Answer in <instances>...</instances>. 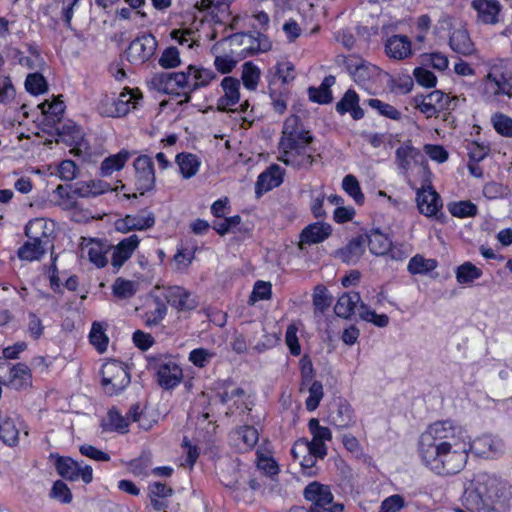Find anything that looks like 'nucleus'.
I'll use <instances>...</instances> for the list:
<instances>
[{
  "mask_svg": "<svg viewBox=\"0 0 512 512\" xmlns=\"http://www.w3.org/2000/svg\"><path fill=\"white\" fill-rule=\"evenodd\" d=\"M332 234V227L325 222H315L307 225L300 233L298 248L304 250L306 245L318 244Z\"/></svg>",
  "mask_w": 512,
  "mask_h": 512,
  "instance_id": "6ab92c4d",
  "label": "nucleus"
},
{
  "mask_svg": "<svg viewBox=\"0 0 512 512\" xmlns=\"http://www.w3.org/2000/svg\"><path fill=\"white\" fill-rule=\"evenodd\" d=\"M189 72H161L155 74L151 79L153 88L159 92L169 95H180L179 90L183 91L184 99L179 104L188 103L191 95L188 92Z\"/></svg>",
  "mask_w": 512,
  "mask_h": 512,
  "instance_id": "20e7f679",
  "label": "nucleus"
},
{
  "mask_svg": "<svg viewBox=\"0 0 512 512\" xmlns=\"http://www.w3.org/2000/svg\"><path fill=\"white\" fill-rule=\"evenodd\" d=\"M485 91L494 96L512 97V81L501 65H493L485 78Z\"/></svg>",
  "mask_w": 512,
  "mask_h": 512,
  "instance_id": "9b49d317",
  "label": "nucleus"
},
{
  "mask_svg": "<svg viewBox=\"0 0 512 512\" xmlns=\"http://www.w3.org/2000/svg\"><path fill=\"white\" fill-rule=\"evenodd\" d=\"M221 87L224 91V95L221 96L217 101V108L223 112H235L230 107L237 104L240 100V82L234 77H224L221 81Z\"/></svg>",
  "mask_w": 512,
  "mask_h": 512,
  "instance_id": "4be33fe9",
  "label": "nucleus"
},
{
  "mask_svg": "<svg viewBox=\"0 0 512 512\" xmlns=\"http://www.w3.org/2000/svg\"><path fill=\"white\" fill-rule=\"evenodd\" d=\"M213 356L214 353L205 348H196L189 353V361L198 368H204L210 363Z\"/></svg>",
  "mask_w": 512,
  "mask_h": 512,
  "instance_id": "338daca9",
  "label": "nucleus"
},
{
  "mask_svg": "<svg viewBox=\"0 0 512 512\" xmlns=\"http://www.w3.org/2000/svg\"><path fill=\"white\" fill-rule=\"evenodd\" d=\"M471 7L477 12V21L494 25L499 22L501 4L498 0H473Z\"/></svg>",
  "mask_w": 512,
  "mask_h": 512,
  "instance_id": "a878e982",
  "label": "nucleus"
},
{
  "mask_svg": "<svg viewBox=\"0 0 512 512\" xmlns=\"http://www.w3.org/2000/svg\"><path fill=\"white\" fill-rule=\"evenodd\" d=\"M166 314V304L160 297L154 296L151 308L145 313V325L150 327L158 325Z\"/></svg>",
  "mask_w": 512,
  "mask_h": 512,
  "instance_id": "79ce46f5",
  "label": "nucleus"
},
{
  "mask_svg": "<svg viewBox=\"0 0 512 512\" xmlns=\"http://www.w3.org/2000/svg\"><path fill=\"white\" fill-rule=\"evenodd\" d=\"M512 499L511 485L488 473H480L465 489L463 506L470 512H506Z\"/></svg>",
  "mask_w": 512,
  "mask_h": 512,
  "instance_id": "f257e3e1",
  "label": "nucleus"
},
{
  "mask_svg": "<svg viewBox=\"0 0 512 512\" xmlns=\"http://www.w3.org/2000/svg\"><path fill=\"white\" fill-rule=\"evenodd\" d=\"M155 215L151 211L143 210L138 214L126 215L115 222V228L121 233L130 231H146L155 225Z\"/></svg>",
  "mask_w": 512,
  "mask_h": 512,
  "instance_id": "dca6fc26",
  "label": "nucleus"
},
{
  "mask_svg": "<svg viewBox=\"0 0 512 512\" xmlns=\"http://www.w3.org/2000/svg\"><path fill=\"white\" fill-rule=\"evenodd\" d=\"M420 155L418 149L410 144H405L397 148L395 152L396 162L401 170L407 172L410 167V162Z\"/></svg>",
  "mask_w": 512,
  "mask_h": 512,
  "instance_id": "8fccbe9b",
  "label": "nucleus"
},
{
  "mask_svg": "<svg viewBox=\"0 0 512 512\" xmlns=\"http://www.w3.org/2000/svg\"><path fill=\"white\" fill-rule=\"evenodd\" d=\"M314 140L297 115L289 116L282 128L278 143V160L297 169H309L314 161L315 150L311 147Z\"/></svg>",
  "mask_w": 512,
  "mask_h": 512,
  "instance_id": "f03ea898",
  "label": "nucleus"
},
{
  "mask_svg": "<svg viewBox=\"0 0 512 512\" xmlns=\"http://www.w3.org/2000/svg\"><path fill=\"white\" fill-rule=\"evenodd\" d=\"M329 422L337 428H348L354 424L351 405L342 399L334 401L329 409Z\"/></svg>",
  "mask_w": 512,
  "mask_h": 512,
  "instance_id": "393cba45",
  "label": "nucleus"
},
{
  "mask_svg": "<svg viewBox=\"0 0 512 512\" xmlns=\"http://www.w3.org/2000/svg\"><path fill=\"white\" fill-rule=\"evenodd\" d=\"M236 446L240 451L252 450L259 440L258 430L251 425L240 426L233 432Z\"/></svg>",
  "mask_w": 512,
  "mask_h": 512,
  "instance_id": "473e14b6",
  "label": "nucleus"
},
{
  "mask_svg": "<svg viewBox=\"0 0 512 512\" xmlns=\"http://www.w3.org/2000/svg\"><path fill=\"white\" fill-rule=\"evenodd\" d=\"M271 47L272 43L265 34L255 32V35H253L249 33V41L245 42V46L239 51V54L245 58L257 53L267 52Z\"/></svg>",
  "mask_w": 512,
  "mask_h": 512,
  "instance_id": "72a5a7b5",
  "label": "nucleus"
},
{
  "mask_svg": "<svg viewBox=\"0 0 512 512\" xmlns=\"http://www.w3.org/2000/svg\"><path fill=\"white\" fill-rule=\"evenodd\" d=\"M142 93L138 88L130 89L124 88L120 93L117 100H114L110 107L104 112L108 117H122L130 112L131 109H136L139 102L142 100Z\"/></svg>",
  "mask_w": 512,
  "mask_h": 512,
  "instance_id": "ddd939ff",
  "label": "nucleus"
},
{
  "mask_svg": "<svg viewBox=\"0 0 512 512\" xmlns=\"http://www.w3.org/2000/svg\"><path fill=\"white\" fill-rule=\"evenodd\" d=\"M332 302V298L328 295L326 287L322 285L316 286L313 293V305L316 310L324 312Z\"/></svg>",
  "mask_w": 512,
  "mask_h": 512,
  "instance_id": "0e129e2a",
  "label": "nucleus"
},
{
  "mask_svg": "<svg viewBox=\"0 0 512 512\" xmlns=\"http://www.w3.org/2000/svg\"><path fill=\"white\" fill-rule=\"evenodd\" d=\"M158 62L159 65L165 69L179 66L181 63L179 50L174 46L166 48L162 52Z\"/></svg>",
  "mask_w": 512,
  "mask_h": 512,
  "instance_id": "680f3d73",
  "label": "nucleus"
},
{
  "mask_svg": "<svg viewBox=\"0 0 512 512\" xmlns=\"http://www.w3.org/2000/svg\"><path fill=\"white\" fill-rule=\"evenodd\" d=\"M139 243V237L136 234H133L124 238L115 246L112 253L111 265L116 272H118L123 264L132 256Z\"/></svg>",
  "mask_w": 512,
  "mask_h": 512,
  "instance_id": "bb28decb",
  "label": "nucleus"
},
{
  "mask_svg": "<svg viewBox=\"0 0 512 512\" xmlns=\"http://www.w3.org/2000/svg\"><path fill=\"white\" fill-rule=\"evenodd\" d=\"M25 87L29 93L39 95L47 91V82L42 74L32 73L27 76Z\"/></svg>",
  "mask_w": 512,
  "mask_h": 512,
  "instance_id": "bf43d9fd",
  "label": "nucleus"
},
{
  "mask_svg": "<svg viewBox=\"0 0 512 512\" xmlns=\"http://www.w3.org/2000/svg\"><path fill=\"white\" fill-rule=\"evenodd\" d=\"M449 46L457 54L470 56L476 48L468 31L464 28L454 29L449 37Z\"/></svg>",
  "mask_w": 512,
  "mask_h": 512,
  "instance_id": "c85d7f7f",
  "label": "nucleus"
},
{
  "mask_svg": "<svg viewBox=\"0 0 512 512\" xmlns=\"http://www.w3.org/2000/svg\"><path fill=\"white\" fill-rule=\"evenodd\" d=\"M176 163L179 166L183 178L189 179L196 175L200 162L196 155L191 153H180L176 156Z\"/></svg>",
  "mask_w": 512,
  "mask_h": 512,
  "instance_id": "ea45409f",
  "label": "nucleus"
},
{
  "mask_svg": "<svg viewBox=\"0 0 512 512\" xmlns=\"http://www.w3.org/2000/svg\"><path fill=\"white\" fill-rule=\"evenodd\" d=\"M433 429L436 440L445 442L447 447L458 448V445L466 444V433L461 426L450 420L436 421L429 425Z\"/></svg>",
  "mask_w": 512,
  "mask_h": 512,
  "instance_id": "9d476101",
  "label": "nucleus"
},
{
  "mask_svg": "<svg viewBox=\"0 0 512 512\" xmlns=\"http://www.w3.org/2000/svg\"><path fill=\"white\" fill-rule=\"evenodd\" d=\"M10 384L15 389H23L31 384V372L24 363H17L10 370Z\"/></svg>",
  "mask_w": 512,
  "mask_h": 512,
  "instance_id": "a19ab883",
  "label": "nucleus"
},
{
  "mask_svg": "<svg viewBox=\"0 0 512 512\" xmlns=\"http://www.w3.org/2000/svg\"><path fill=\"white\" fill-rule=\"evenodd\" d=\"M89 339L98 352L103 353L107 350L109 339L105 334V327L102 323L94 322L92 324Z\"/></svg>",
  "mask_w": 512,
  "mask_h": 512,
  "instance_id": "3c124183",
  "label": "nucleus"
},
{
  "mask_svg": "<svg viewBox=\"0 0 512 512\" xmlns=\"http://www.w3.org/2000/svg\"><path fill=\"white\" fill-rule=\"evenodd\" d=\"M135 186L143 195L155 186V172L152 159L147 155H140L134 161Z\"/></svg>",
  "mask_w": 512,
  "mask_h": 512,
  "instance_id": "f8f14e48",
  "label": "nucleus"
},
{
  "mask_svg": "<svg viewBox=\"0 0 512 512\" xmlns=\"http://www.w3.org/2000/svg\"><path fill=\"white\" fill-rule=\"evenodd\" d=\"M136 284L134 281L126 280L124 278H117L112 285V293L119 299H129L136 293Z\"/></svg>",
  "mask_w": 512,
  "mask_h": 512,
  "instance_id": "603ef678",
  "label": "nucleus"
},
{
  "mask_svg": "<svg viewBox=\"0 0 512 512\" xmlns=\"http://www.w3.org/2000/svg\"><path fill=\"white\" fill-rule=\"evenodd\" d=\"M129 152L122 150L115 155L105 158L100 166V175L110 176L113 172L121 170L129 159Z\"/></svg>",
  "mask_w": 512,
  "mask_h": 512,
  "instance_id": "58836bf2",
  "label": "nucleus"
},
{
  "mask_svg": "<svg viewBox=\"0 0 512 512\" xmlns=\"http://www.w3.org/2000/svg\"><path fill=\"white\" fill-rule=\"evenodd\" d=\"M492 123L497 133L504 137H512V118L497 113L492 117Z\"/></svg>",
  "mask_w": 512,
  "mask_h": 512,
  "instance_id": "e2e57ef3",
  "label": "nucleus"
},
{
  "mask_svg": "<svg viewBox=\"0 0 512 512\" xmlns=\"http://www.w3.org/2000/svg\"><path fill=\"white\" fill-rule=\"evenodd\" d=\"M310 453L319 459H323L327 455V447L325 442L313 439L311 441L306 438H300L295 441L291 448V455L294 460L300 459L305 453Z\"/></svg>",
  "mask_w": 512,
  "mask_h": 512,
  "instance_id": "cd10ccee",
  "label": "nucleus"
},
{
  "mask_svg": "<svg viewBox=\"0 0 512 512\" xmlns=\"http://www.w3.org/2000/svg\"><path fill=\"white\" fill-rule=\"evenodd\" d=\"M256 454L257 467L259 470L263 471L265 475L272 477L279 473V466L272 457L265 455L260 450H257Z\"/></svg>",
  "mask_w": 512,
  "mask_h": 512,
  "instance_id": "052dcab7",
  "label": "nucleus"
},
{
  "mask_svg": "<svg viewBox=\"0 0 512 512\" xmlns=\"http://www.w3.org/2000/svg\"><path fill=\"white\" fill-rule=\"evenodd\" d=\"M284 170L277 164H272L262 172L255 184V194L261 197L264 193L280 186L283 182Z\"/></svg>",
  "mask_w": 512,
  "mask_h": 512,
  "instance_id": "5701e85b",
  "label": "nucleus"
},
{
  "mask_svg": "<svg viewBox=\"0 0 512 512\" xmlns=\"http://www.w3.org/2000/svg\"><path fill=\"white\" fill-rule=\"evenodd\" d=\"M367 105H369L371 108L378 111V113L381 116H384L386 118L392 119V120H400L401 119V112L397 110L394 106L385 103L379 99H368L366 101Z\"/></svg>",
  "mask_w": 512,
  "mask_h": 512,
  "instance_id": "6e6d98bb",
  "label": "nucleus"
},
{
  "mask_svg": "<svg viewBox=\"0 0 512 512\" xmlns=\"http://www.w3.org/2000/svg\"><path fill=\"white\" fill-rule=\"evenodd\" d=\"M344 65L353 80L363 87H367L379 75V68L361 57L350 55L345 58Z\"/></svg>",
  "mask_w": 512,
  "mask_h": 512,
  "instance_id": "1a4fd4ad",
  "label": "nucleus"
},
{
  "mask_svg": "<svg viewBox=\"0 0 512 512\" xmlns=\"http://www.w3.org/2000/svg\"><path fill=\"white\" fill-rule=\"evenodd\" d=\"M417 208L426 217H437L443 203L440 195L431 186H422L416 194Z\"/></svg>",
  "mask_w": 512,
  "mask_h": 512,
  "instance_id": "2eb2a0df",
  "label": "nucleus"
},
{
  "mask_svg": "<svg viewBox=\"0 0 512 512\" xmlns=\"http://www.w3.org/2000/svg\"><path fill=\"white\" fill-rule=\"evenodd\" d=\"M157 45L151 33H143L131 41L125 51L126 58L132 64H143L155 54Z\"/></svg>",
  "mask_w": 512,
  "mask_h": 512,
  "instance_id": "6e6552de",
  "label": "nucleus"
},
{
  "mask_svg": "<svg viewBox=\"0 0 512 512\" xmlns=\"http://www.w3.org/2000/svg\"><path fill=\"white\" fill-rule=\"evenodd\" d=\"M435 259H426L420 254L413 256L408 263L407 269L412 275L427 274L437 267Z\"/></svg>",
  "mask_w": 512,
  "mask_h": 512,
  "instance_id": "49530a36",
  "label": "nucleus"
},
{
  "mask_svg": "<svg viewBox=\"0 0 512 512\" xmlns=\"http://www.w3.org/2000/svg\"><path fill=\"white\" fill-rule=\"evenodd\" d=\"M0 439L8 446H14L19 440V430L14 419L0 417Z\"/></svg>",
  "mask_w": 512,
  "mask_h": 512,
  "instance_id": "37998d69",
  "label": "nucleus"
},
{
  "mask_svg": "<svg viewBox=\"0 0 512 512\" xmlns=\"http://www.w3.org/2000/svg\"><path fill=\"white\" fill-rule=\"evenodd\" d=\"M45 222L43 219H34L28 222L25 227V235L29 241L48 243V234L44 230Z\"/></svg>",
  "mask_w": 512,
  "mask_h": 512,
  "instance_id": "09e8293b",
  "label": "nucleus"
},
{
  "mask_svg": "<svg viewBox=\"0 0 512 512\" xmlns=\"http://www.w3.org/2000/svg\"><path fill=\"white\" fill-rule=\"evenodd\" d=\"M304 498L311 503L308 512H343L342 504H334V496L328 485L314 481L303 491Z\"/></svg>",
  "mask_w": 512,
  "mask_h": 512,
  "instance_id": "39448f33",
  "label": "nucleus"
},
{
  "mask_svg": "<svg viewBox=\"0 0 512 512\" xmlns=\"http://www.w3.org/2000/svg\"><path fill=\"white\" fill-rule=\"evenodd\" d=\"M186 71L189 72L188 92L190 95L197 89L206 87L217 77V74L211 69L197 67L195 65H189Z\"/></svg>",
  "mask_w": 512,
  "mask_h": 512,
  "instance_id": "c756f323",
  "label": "nucleus"
},
{
  "mask_svg": "<svg viewBox=\"0 0 512 512\" xmlns=\"http://www.w3.org/2000/svg\"><path fill=\"white\" fill-rule=\"evenodd\" d=\"M49 458L55 460L54 467L62 478L70 481H75L81 478L86 484L92 482L93 470L91 466H81L71 457L60 456L57 453H51Z\"/></svg>",
  "mask_w": 512,
  "mask_h": 512,
  "instance_id": "0eeeda50",
  "label": "nucleus"
},
{
  "mask_svg": "<svg viewBox=\"0 0 512 512\" xmlns=\"http://www.w3.org/2000/svg\"><path fill=\"white\" fill-rule=\"evenodd\" d=\"M261 76L260 69L253 62H245L242 66L241 79L246 89L256 90Z\"/></svg>",
  "mask_w": 512,
  "mask_h": 512,
  "instance_id": "de8ad7c7",
  "label": "nucleus"
},
{
  "mask_svg": "<svg viewBox=\"0 0 512 512\" xmlns=\"http://www.w3.org/2000/svg\"><path fill=\"white\" fill-rule=\"evenodd\" d=\"M342 188L358 205L364 203V194L361 191L359 181L354 175L348 174L343 178Z\"/></svg>",
  "mask_w": 512,
  "mask_h": 512,
  "instance_id": "864d4df0",
  "label": "nucleus"
},
{
  "mask_svg": "<svg viewBox=\"0 0 512 512\" xmlns=\"http://www.w3.org/2000/svg\"><path fill=\"white\" fill-rule=\"evenodd\" d=\"M367 237L366 244L372 254L382 256L387 254L392 247V240L379 228H373L368 233L363 234Z\"/></svg>",
  "mask_w": 512,
  "mask_h": 512,
  "instance_id": "2f4dec72",
  "label": "nucleus"
},
{
  "mask_svg": "<svg viewBox=\"0 0 512 512\" xmlns=\"http://www.w3.org/2000/svg\"><path fill=\"white\" fill-rule=\"evenodd\" d=\"M387 57L401 61L412 56V43L409 37L395 34L387 38L384 44Z\"/></svg>",
  "mask_w": 512,
  "mask_h": 512,
  "instance_id": "aec40b11",
  "label": "nucleus"
},
{
  "mask_svg": "<svg viewBox=\"0 0 512 512\" xmlns=\"http://www.w3.org/2000/svg\"><path fill=\"white\" fill-rule=\"evenodd\" d=\"M50 496L65 504H68L72 501V493L67 484L62 480H57L54 482L50 491Z\"/></svg>",
  "mask_w": 512,
  "mask_h": 512,
  "instance_id": "69168bd1",
  "label": "nucleus"
},
{
  "mask_svg": "<svg viewBox=\"0 0 512 512\" xmlns=\"http://www.w3.org/2000/svg\"><path fill=\"white\" fill-rule=\"evenodd\" d=\"M335 77L333 75L326 76L321 85L316 87L308 88V96L310 101L318 104H329L332 102V91L331 87L335 84Z\"/></svg>",
  "mask_w": 512,
  "mask_h": 512,
  "instance_id": "c9c22d12",
  "label": "nucleus"
},
{
  "mask_svg": "<svg viewBox=\"0 0 512 512\" xmlns=\"http://www.w3.org/2000/svg\"><path fill=\"white\" fill-rule=\"evenodd\" d=\"M468 459V445H458V448H446L439 455L424 462L431 471L438 475H453L459 473Z\"/></svg>",
  "mask_w": 512,
  "mask_h": 512,
  "instance_id": "7ed1b4c3",
  "label": "nucleus"
},
{
  "mask_svg": "<svg viewBox=\"0 0 512 512\" xmlns=\"http://www.w3.org/2000/svg\"><path fill=\"white\" fill-rule=\"evenodd\" d=\"M335 109L340 115L350 113L354 120H360L364 117V110L359 105V96L352 89L345 92L343 97L336 104Z\"/></svg>",
  "mask_w": 512,
  "mask_h": 512,
  "instance_id": "7c9ffc66",
  "label": "nucleus"
},
{
  "mask_svg": "<svg viewBox=\"0 0 512 512\" xmlns=\"http://www.w3.org/2000/svg\"><path fill=\"white\" fill-rule=\"evenodd\" d=\"M448 448L445 442L436 440L433 434V429L430 426L420 435L418 442V452L422 459V462L431 460L435 455H439L441 451H445Z\"/></svg>",
  "mask_w": 512,
  "mask_h": 512,
  "instance_id": "b1692460",
  "label": "nucleus"
},
{
  "mask_svg": "<svg viewBox=\"0 0 512 512\" xmlns=\"http://www.w3.org/2000/svg\"><path fill=\"white\" fill-rule=\"evenodd\" d=\"M360 317L367 321L373 323L375 326L383 328L389 324V317L386 314H377L375 311L370 310L369 307L361 303L360 304Z\"/></svg>",
  "mask_w": 512,
  "mask_h": 512,
  "instance_id": "13d9d810",
  "label": "nucleus"
},
{
  "mask_svg": "<svg viewBox=\"0 0 512 512\" xmlns=\"http://www.w3.org/2000/svg\"><path fill=\"white\" fill-rule=\"evenodd\" d=\"M46 245V243L28 240L18 249V257L26 261L39 260L45 253Z\"/></svg>",
  "mask_w": 512,
  "mask_h": 512,
  "instance_id": "c03bdc74",
  "label": "nucleus"
},
{
  "mask_svg": "<svg viewBox=\"0 0 512 512\" xmlns=\"http://www.w3.org/2000/svg\"><path fill=\"white\" fill-rule=\"evenodd\" d=\"M367 237L359 234L334 253V257L347 265H355L365 253Z\"/></svg>",
  "mask_w": 512,
  "mask_h": 512,
  "instance_id": "a211bd4d",
  "label": "nucleus"
},
{
  "mask_svg": "<svg viewBox=\"0 0 512 512\" xmlns=\"http://www.w3.org/2000/svg\"><path fill=\"white\" fill-rule=\"evenodd\" d=\"M101 375L103 389L110 396L121 393L130 383L127 367L117 360L105 363L102 366Z\"/></svg>",
  "mask_w": 512,
  "mask_h": 512,
  "instance_id": "423d86ee",
  "label": "nucleus"
},
{
  "mask_svg": "<svg viewBox=\"0 0 512 512\" xmlns=\"http://www.w3.org/2000/svg\"><path fill=\"white\" fill-rule=\"evenodd\" d=\"M163 298L178 312L191 311L198 306L196 297L181 286L164 287Z\"/></svg>",
  "mask_w": 512,
  "mask_h": 512,
  "instance_id": "4468645a",
  "label": "nucleus"
},
{
  "mask_svg": "<svg viewBox=\"0 0 512 512\" xmlns=\"http://www.w3.org/2000/svg\"><path fill=\"white\" fill-rule=\"evenodd\" d=\"M183 379L182 368L174 361L168 360L159 364L157 369V382L166 389H173Z\"/></svg>",
  "mask_w": 512,
  "mask_h": 512,
  "instance_id": "412c9836",
  "label": "nucleus"
},
{
  "mask_svg": "<svg viewBox=\"0 0 512 512\" xmlns=\"http://www.w3.org/2000/svg\"><path fill=\"white\" fill-rule=\"evenodd\" d=\"M309 396L307 397L305 401L306 409L308 411H314L318 408L323 396V385L320 381L314 380L309 389Z\"/></svg>",
  "mask_w": 512,
  "mask_h": 512,
  "instance_id": "4d7b16f0",
  "label": "nucleus"
},
{
  "mask_svg": "<svg viewBox=\"0 0 512 512\" xmlns=\"http://www.w3.org/2000/svg\"><path fill=\"white\" fill-rule=\"evenodd\" d=\"M308 428L313 439H316L317 441L325 442L332 438L330 429L328 427L321 426L319 420L316 418L309 420Z\"/></svg>",
  "mask_w": 512,
  "mask_h": 512,
  "instance_id": "774afa93",
  "label": "nucleus"
},
{
  "mask_svg": "<svg viewBox=\"0 0 512 512\" xmlns=\"http://www.w3.org/2000/svg\"><path fill=\"white\" fill-rule=\"evenodd\" d=\"M449 212L459 218L473 217L477 214L478 208L471 201L453 202L448 205Z\"/></svg>",
  "mask_w": 512,
  "mask_h": 512,
  "instance_id": "5fc2aeb1",
  "label": "nucleus"
},
{
  "mask_svg": "<svg viewBox=\"0 0 512 512\" xmlns=\"http://www.w3.org/2000/svg\"><path fill=\"white\" fill-rule=\"evenodd\" d=\"M360 300L361 298L358 292L352 291L342 294L334 307L335 314L345 319L350 318Z\"/></svg>",
  "mask_w": 512,
  "mask_h": 512,
  "instance_id": "e433bc0d",
  "label": "nucleus"
},
{
  "mask_svg": "<svg viewBox=\"0 0 512 512\" xmlns=\"http://www.w3.org/2000/svg\"><path fill=\"white\" fill-rule=\"evenodd\" d=\"M39 108L44 115V125L50 127L55 126L60 122V120H62L65 111V104L62 100H53L51 102L45 100L39 104Z\"/></svg>",
  "mask_w": 512,
  "mask_h": 512,
  "instance_id": "f704fd0d",
  "label": "nucleus"
},
{
  "mask_svg": "<svg viewBox=\"0 0 512 512\" xmlns=\"http://www.w3.org/2000/svg\"><path fill=\"white\" fill-rule=\"evenodd\" d=\"M468 451L483 458H494L503 452V442L493 436L484 435L475 438L472 442H467Z\"/></svg>",
  "mask_w": 512,
  "mask_h": 512,
  "instance_id": "f3484780",
  "label": "nucleus"
},
{
  "mask_svg": "<svg viewBox=\"0 0 512 512\" xmlns=\"http://www.w3.org/2000/svg\"><path fill=\"white\" fill-rule=\"evenodd\" d=\"M455 274L459 284H471L479 279L483 272L473 263L467 261L457 267Z\"/></svg>",
  "mask_w": 512,
  "mask_h": 512,
  "instance_id": "a18cd8bd",
  "label": "nucleus"
},
{
  "mask_svg": "<svg viewBox=\"0 0 512 512\" xmlns=\"http://www.w3.org/2000/svg\"><path fill=\"white\" fill-rule=\"evenodd\" d=\"M103 431L118 432L125 434L128 432L129 420L122 416L116 408H111L107 413V419L102 420L100 424Z\"/></svg>",
  "mask_w": 512,
  "mask_h": 512,
  "instance_id": "4c0bfd02",
  "label": "nucleus"
}]
</instances>
